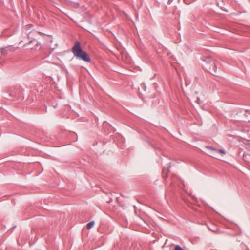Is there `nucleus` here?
Instances as JSON below:
<instances>
[{
  "instance_id": "obj_1",
  "label": "nucleus",
  "mask_w": 250,
  "mask_h": 250,
  "mask_svg": "<svg viewBox=\"0 0 250 250\" xmlns=\"http://www.w3.org/2000/svg\"><path fill=\"white\" fill-rule=\"evenodd\" d=\"M72 51L77 58L86 62H90L91 59L89 56L86 52L82 49L79 42L76 41L75 42V45L72 47Z\"/></svg>"
},
{
  "instance_id": "obj_2",
  "label": "nucleus",
  "mask_w": 250,
  "mask_h": 250,
  "mask_svg": "<svg viewBox=\"0 0 250 250\" xmlns=\"http://www.w3.org/2000/svg\"><path fill=\"white\" fill-rule=\"evenodd\" d=\"M207 148L211 150H213V151H218L219 152H220V153H221L223 155H225L226 154L225 151L223 149H216L215 148H214L211 146H207Z\"/></svg>"
},
{
  "instance_id": "obj_3",
  "label": "nucleus",
  "mask_w": 250,
  "mask_h": 250,
  "mask_svg": "<svg viewBox=\"0 0 250 250\" xmlns=\"http://www.w3.org/2000/svg\"><path fill=\"white\" fill-rule=\"evenodd\" d=\"M94 224H95V222L93 221L89 222L86 225V228H87V229H90L91 228H92L94 226Z\"/></svg>"
},
{
  "instance_id": "obj_4",
  "label": "nucleus",
  "mask_w": 250,
  "mask_h": 250,
  "mask_svg": "<svg viewBox=\"0 0 250 250\" xmlns=\"http://www.w3.org/2000/svg\"><path fill=\"white\" fill-rule=\"evenodd\" d=\"M174 250H184L179 245H176L175 247Z\"/></svg>"
},
{
  "instance_id": "obj_5",
  "label": "nucleus",
  "mask_w": 250,
  "mask_h": 250,
  "mask_svg": "<svg viewBox=\"0 0 250 250\" xmlns=\"http://www.w3.org/2000/svg\"><path fill=\"white\" fill-rule=\"evenodd\" d=\"M217 69V66L216 64H214L212 67V70L215 71Z\"/></svg>"
},
{
  "instance_id": "obj_6",
  "label": "nucleus",
  "mask_w": 250,
  "mask_h": 250,
  "mask_svg": "<svg viewBox=\"0 0 250 250\" xmlns=\"http://www.w3.org/2000/svg\"><path fill=\"white\" fill-rule=\"evenodd\" d=\"M209 155L210 156L212 157L216 158L215 155L214 153H213L210 154H209Z\"/></svg>"
},
{
  "instance_id": "obj_7",
  "label": "nucleus",
  "mask_w": 250,
  "mask_h": 250,
  "mask_svg": "<svg viewBox=\"0 0 250 250\" xmlns=\"http://www.w3.org/2000/svg\"><path fill=\"white\" fill-rule=\"evenodd\" d=\"M243 158H244V159L245 160L247 158V155H244Z\"/></svg>"
},
{
  "instance_id": "obj_8",
  "label": "nucleus",
  "mask_w": 250,
  "mask_h": 250,
  "mask_svg": "<svg viewBox=\"0 0 250 250\" xmlns=\"http://www.w3.org/2000/svg\"><path fill=\"white\" fill-rule=\"evenodd\" d=\"M164 171H165V169H163V172L164 173Z\"/></svg>"
}]
</instances>
